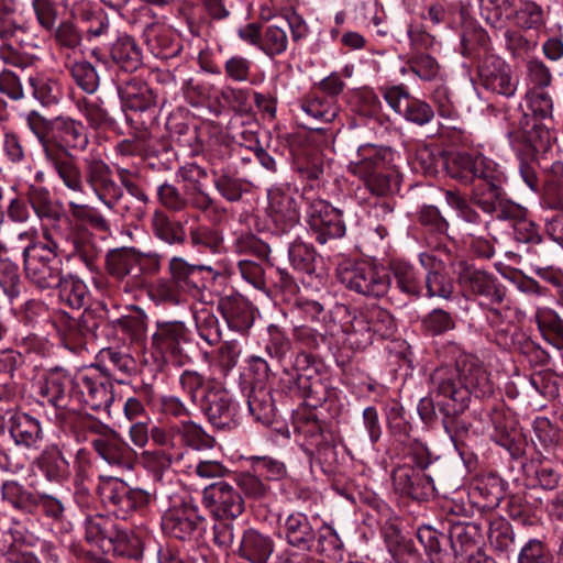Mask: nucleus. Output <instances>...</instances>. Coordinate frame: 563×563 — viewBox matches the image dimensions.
Here are the masks:
<instances>
[{
	"mask_svg": "<svg viewBox=\"0 0 563 563\" xmlns=\"http://www.w3.org/2000/svg\"><path fill=\"white\" fill-rule=\"evenodd\" d=\"M431 393L435 396L438 409L443 415L448 433L455 430L457 417L470 406L471 396H489L494 391L490 375L484 363L475 355L461 353L454 367L444 365L430 375Z\"/></svg>",
	"mask_w": 563,
	"mask_h": 563,
	"instance_id": "f257e3e1",
	"label": "nucleus"
},
{
	"mask_svg": "<svg viewBox=\"0 0 563 563\" xmlns=\"http://www.w3.org/2000/svg\"><path fill=\"white\" fill-rule=\"evenodd\" d=\"M391 148L376 144H364L357 148L355 159L350 161L347 170L356 176L366 189L376 197H385L397 185L393 169Z\"/></svg>",
	"mask_w": 563,
	"mask_h": 563,
	"instance_id": "423d86ee",
	"label": "nucleus"
},
{
	"mask_svg": "<svg viewBox=\"0 0 563 563\" xmlns=\"http://www.w3.org/2000/svg\"><path fill=\"white\" fill-rule=\"evenodd\" d=\"M33 464L45 479L53 484H64L71 474L70 463L66 459L63 449L56 443L45 445L34 459Z\"/></svg>",
	"mask_w": 563,
	"mask_h": 563,
	"instance_id": "cd10ccee",
	"label": "nucleus"
},
{
	"mask_svg": "<svg viewBox=\"0 0 563 563\" xmlns=\"http://www.w3.org/2000/svg\"><path fill=\"white\" fill-rule=\"evenodd\" d=\"M9 433L16 446L27 450L37 449L44 438L40 420L25 412L11 417Z\"/></svg>",
	"mask_w": 563,
	"mask_h": 563,
	"instance_id": "2f4dec72",
	"label": "nucleus"
},
{
	"mask_svg": "<svg viewBox=\"0 0 563 563\" xmlns=\"http://www.w3.org/2000/svg\"><path fill=\"white\" fill-rule=\"evenodd\" d=\"M195 321L199 336L209 345L220 343L222 331L219 319L208 308H202L195 313Z\"/></svg>",
	"mask_w": 563,
	"mask_h": 563,
	"instance_id": "13d9d810",
	"label": "nucleus"
},
{
	"mask_svg": "<svg viewBox=\"0 0 563 563\" xmlns=\"http://www.w3.org/2000/svg\"><path fill=\"white\" fill-rule=\"evenodd\" d=\"M143 37L150 52L161 59L174 58L183 49L175 32L158 22L148 23L144 27Z\"/></svg>",
	"mask_w": 563,
	"mask_h": 563,
	"instance_id": "c756f323",
	"label": "nucleus"
},
{
	"mask_svg": "<svg viewBox=\"0 0 563 563\" xmlns=\"http://www.w3.org/2000/svg\"><path fill=\"white\" fill-rule=\"evenodd\" d=\"M455 325L454 317L450 312L440 308L431 310L422 319L423 330L431 335H441L453 330Z\"/></svg>",
	"mask_w": 563,
	"mask_h": 563,
	"instance_id": "774afa93",
	"label": "nucleus"
},
{
	"mask_svg": "<svg viewBox=\"0 0 563 563\" xmlns=\"http://www.w3.org/2000/svg\"><path fill=\"white\" fill-rule=\"evenodd\" d=\"M218 309L230 329L238 332L247 331L254 322V309L241 295L225 296L219 300Z\"/></svg>",
	"mask_w": 563,
	"mask_h": 563,
	"instance_id": "7c9ffc66",
	"label": "nucleus"
},
{
	"mask_svg": "<svg viewBox=\"0 0 563 563\" xmlns=\"http://www.w3.org/2000/svg\"><path fill=\"white\" fill-rule=\"evenodd\" d=\"M527 101L533 117L544 122L545 131H541L540 144L529 143L525 150L518 153L519 173L525 184L532 191L538 192L540 191L538 169L541 167L538 153L547 147L543 139H545L547 143L549 142V129L553 122V100L543 89H530L527 92Z\"/></svg>",
	"mask_w": 563,
	"mask_h": 563,
	"instance_id": "0eeeda50",
	"label": "nucleus"
},
{
	"mask_svg": "<svg viewBox=\"0 0 563 563\" xmlns=\"http://www.w3.org/2000/svg\"><path fill=\"white\" fill-rule=\"evenodd\" d=\"M288 46L286 21L276 18L262 31L261 51L269 57L283 54Z\"/></svg>",
	"mask_w": 563,
	"mask_h": 563,
	"instance_id": "37998d69",
	"label": "nucleus"
},
{
	"mask_svg": "<svg viewBox=\"0 0 563 563\" xmlns=\"http://www.w3.org/2000/svg\"><path fill=\"white\" fill-rule=\"evenodd\" d=\"M541 205L552 210L563 209V163L554 162L544 167Z\"/></svg>",
	"mask_w": 563,
	"mask_h": 563,
	"instance_id": "4c0bfd02",
	"label": "nucleus"
},
{
	"mask_svg": "<svg viewBox=\"0 0 563 563\" xmlns=\"http://www.w3.org/2000/svg\"><path fill=\"white\" fill-rule=\"evenodd\" d=\"M454 164L461 168V173L454 174V177L465 181L476 179L471 195L472 203H474V198L477 194H493L503 188L505 180L504 172L493 159L482 154H459L454 159Z\"/></svg>",
	"mask_w": 563,
	"mask_h": 563,
	"instance_id": "f8f14e48",
	"label": "nucleus"
},
{
	"mask_svg": "<svg viewBox=\"0 0 563 563\" xmlns=\"http://www.w3.org/2000/svg\"><path fill=\"white\" fill-rule=\"evenodd\" d=\"M111 324L114 330L126 335L132 342H139L145 338L146 317L141 311L114 319Z\"/></svg>",
	"mask_w": 563,
	"mask_h": 563,
	"instance_id": "680f3d73",
	"label": "nucleus"
},
{
	"mask_svg": "<svg viewBox=\"0 0 563 563\" xmlns=\"http://www.w3.org/2000/svg\"><path fill=\"white\" fill-rule=\"evenodd\" d=\"M250 415L258 422L269 424L275 416L271 391L264 387L253 388L247 396Z\"/></svg>",
	"mask_w": 563,
	"mask_h": 563,
	"instance_id": "5fc2aeb1",
	"label": "nucleus"
},
{
	"mask_svg": "<svg viewBox=\"0 0 563 563\" xmlns=\"http://www.w3.org/2000/svg\"><path fill=\"white\" fill-rule=\"evenodd\" d=\"M137 262L139 251L135 249H117L107 254L106 267L109 275L119 280L130 277L133 283H137Z\"/></svg>",
	"mask_w": 563,
	"mask_h": 563,
	"instance_id": "e433bc0d",
	"label": "nucleus"
},
{
	"mask_svg": "<svg viewBox=\"0 0 563 563\" xmlns=\"http://www.w3.org/2000/svg\"><path fill=\"white\" fill-rule=\"evenodd\" d=\"M75 399L92 410H107L113 401L112 385L98 374H77L75 376Z\"/></svg>",
	"mask_w": 563,
	"mask_h": 563,
	"instance_id": "4be33fe9",
	"label": "nucleus"
},
{
	"mask_svg": "<svg viewBox=\"0 0 563 563\" xmlns=\"http://www.w3.org/2000/svg\"><path fill=\"white\" fill-rule=\"evenodd\" d=\"M168 271L169 279L159 278L148 287V296L157 305H178L184 292L197 297L220 276L212 266L192 265L179 256L170 258Z\"/></svg>",
	"mask_w": 563,
	"mask_h": 563,
	"instance_id": "7ed1b4c3",
	"label": "nucleus"
},
{
	"mask_svg": "<svg viewBox=\"0 0 563 563\" xmlns=\"http://www.w3.org/2000/svg\"><path fill=\"white\" fill-rule=\"evenodd\" d=\"M19 3L16 0H0V40L5 42L22 31L16 20Z\"/></svg>",
	"mask_w": 563,
	"mask_h": 563,
	"instance_id": "69168bd1",
	"label": "nucleus"
},
{
	"mask_svg": "<svg viewBox=\"0 0 563 563\" xmlns=\"http://www.w3.org/2000/svg\"><path fill=\"white\" fill-rule=\"evenodd\" d=\"M534 487L545 492L558 489L563 482L562 467L553 463L550 457L542 456L536 465L533 473Z\"/></svg>",
	"mask_w": 563,
	"mask_h": 563,
	"instance_id": "6e6d98bb",
	"label": "nucleus"
},
{
	"mask_svg": "<svg viewBox=\"0 0 563 563\" xmlns=\"http://www.w3.org/2000/svg\"><path fill=\"white\" fill-rule=\"evenodd\" d=\"M190 243L200 252L209 251L213 254L220 253L223 246L222 234L210 227L199 225L190 229Z\"/></svg>",
	"mask_w": 563,
	"mask_h": 563,
	"instance_id": "bf43d9fd",
	"label": "nucleus"
},
{
	"mask_svg": "<svg viewBox=\"0 0 563 563\" xmlns=\"http://www.w3.org/2000/svg\"><path fill=\"white\" fill-rule=\"evenodd\" d=\"M366 314L372 335L389 338L394 334L396 324L389 311L379 306H369L366 307Z\"/></svg>",
	"mask_w": 563,
	"mask_h": 563,
	"instance_id": "e2e57ef3",
	"label": "nucleus"
},
{
	"mask_svg": "<svg viewBox=\"0 0 563 563\" xmlns=\"http://www.w3.org/2000/svg\"><path fill=\"white\" fill-rule=\"evenodd\" d=\"M66 243L67 247L64 251L67 252L68 260L82 263L91 273L98 271L101 250L97 246L89 232H71Z\"/></svg>",
	"mask_w": 563,
	"mask_h": 563,
	"instance_id": "473e14b6",
	"label": "nucleus"
},
{
	"mask_svg": "<svg viewBox=\"0 0 563 563\" xmlns=\"http://www.w3.org/2000/svg\"><path fill=\"white\" fill-rule=\"evenodd\" d=\"M393 483L396 492L412 499L422 500L435 493L433 479L412 465H400L393 472Z\"/></svg>",
	"mask_w": 563,
	"mask_h": 563,
	"instance_id": "b1692460",
	"label": "nucleus"
},
{
	"mask_svg": "<svg viewBox=\"0 0 563 563\" xmlns=\"http://www.w3.org/2000/svg\"><path fill=\"white\" fill-rule=\"evenodd\" d=\"M79 111L93 130L106 129L113 123L110 113L100 100H82L79 103Z\"/></svg>",
	"mask_w": 563,
	"mask_h": 563,
	"instance_id": "0e129e2a",
	"label": "nucleus"
},
{
	"mask_svg": "<svg viewBox=\"0 0 563 563\" xmlns=\"http://www.w3.org/2000/svg\"><path fill=\"white\" fill-rule=\"evenodd\" d=\"M203 523L205 518L191 498L175 500L162 517L163 531L183 541L196 539Z\"/></svg>",
	"mask_w": 563,
	"mask_h": 563,
	"instance_id": "ddd939ff",
	"label": "nucleus"
},
{
	"mask_svg": "<svg viewBox=\"0 0 563 563\" xmlns=\"http://www.w3.org/2000/svg\"><path fill=\"white\" fill-rule=\"evenodd\" d=\"M460 267L457 280L465 294L484 297L490 305H499L504 301L505 287L497 277L466 263H461Z\"/></svg>",
	"mask_w": 563,
	"mask_h": 563,
	"instance_id": "6ab92c4d",
	"label": "nucleus"
},
{
	"mask_svg": "<svg viewBox=\"0 0 563 563\" xmlns=\"http://www.w3.org/2000/svg\"><path fill=\"white\" fill-rule=\"evenodd\" d=\"M274 548V541L268 534L250 528L244 530L241 537L238 554L250 563H267Z\"/></svg>",
	"mask_w": 563,
	"mask_h": 563,
	"instance_id": "72a5a7b5",
	"label": "nucleus"
},
{
	"mask_svg": "<svg viewBox=\"0 0 563 563\" xmlns=\"http://www.w3.org/2000/svg\"><path fill=\"white\" fill-rule=\"evenodd\" d=\"M177 175L187 183L184 192L168 183L157 188L158 200L165 208L179 212L190 207L211 220H217L225 213V208L213 199L201 184V180L208 176L205 168L197 164H187L178 170Z\"/></svg>",
	"mask_w": 563,
	"mask_h": 563,
	"instance_id": "20e7f679",
	"label": "nucleus"
},
{
	"mask_svg": "<svg viewBox=\"0 0 563 563\" xmlns=\"http://www.w3.org/2000/svg\"><path fill=\"white\" fill-rule=\"evenodd\" d=\"M278 534L290 548L312 552L317 540V521L301 511L279 516Z\"/></svg>",
	"mask_w": 563,
	"mask_h": 563,
	"instance_id": "a211bd4d",
	"label": "nucleus"
},
{
	"mask_svg": "<svg viewBox=\"0 0 563 563\" xmlns=\"http://www.w3.org/2000/svg\"><path fill=\"white\" fill-rule=\"evenodd\" d=\"M179 386L189 401L199 408L202 401V395L210 385H217L214 379L207 378L195 369H185L178 378Z\"/></svg>",
	"mask_w": 563,
	"mask_h": 563,
	"instance_id": "864d4df0",
	"label": "nucleus"
},
{
	"mask_svg": "<svg viewBox=\"0 0 563 563\" xmlns=\"http://www.w3.org/2000/svg\"><path fill=\"white\" fill-rule=\"evenodd\" d=\"M46 166L74 194H84L86 174L74 154L42 152Z\"/></svg>",
	"mask_w": 563,
	"mask_h": 563,
	"instance_id": "a878e982",
	"label": "nucleus"
},
{
	"mask_svg": "<svg viewBox=\"0 0 563 563\" xmlns=\"http://www.w3.org/2000/svg\"><path fill=\"white\" fill-rule=\"evenodd\" d=\"M101 501L118 517L125 519L133 511L150 504L152 495L142 488H132L114 476H99L97 487Z\"/></svg>",
	"mask_w": 563,
	"mask_h": 563,
	"instance_id": "9b49d317",
	"label": "nucleus"
},
{
	"mask_svg": "<svg viewBox=\"0 0 563 563\" xmlns=\"http://www.w3.org/2000/svg\"><path fill=\"white\" fill-rule=\"evenodd\" d=\"M104 551H113L119 556L137 558L141 553V540L133 532L115 525Z\"/></svg>",
	"mask_w": 563,
	"mask_h": 563,
	"instance_id": "603ef678",
	"label": "nucleus"
},
{
	"mask_svg": "<svg viewBox=\"0 0 563 563\" xmlns=\"http://www.w3.org/2000/svg\"><path fill=\"white\" fill-rule=\"evenodd\" d=\"M446 203L456 210L457 217L463 221V232L465 235L475 233H486L489 231L490 221L482 219L481 214L470 206L464 197L455 191H445Z\"/></svg>",
	"mask_w": 563,
	"mask_h": 563,
	"instance_id": "c9c22d12",
	"label": "nucleus"
},
{
	"mask_svg": "<svg viewBox=\"0 0 563 563\" xmlns=\"http://www.w3.org/2000/svg\"><path fill=\"white\" fill-rule=\"evenodd\" d=\"M338 278L351 291L371 298L384 297L391 285L388 273L366 261L341 265Z\"/></svg>",
	"mask_w": 563,
	"mask_h": 563,
	"instance_id": "9d476101",
	"label": "nucleus"
},
{
	"mask_svg": "<svg viewBox=\"0 0 563 563\" xmlns=\"http://www.w3.org/2000/svg\"><path fill=\"white\" fill-rule=\"evenodd\" d=\"M22 118L42 152L82 153L89 145L87 128L80 120L64 114L49 119L37 110H30Z\"/></svg>",
	"mask_w": 563,
	"mask_h": 563,
	"instance_id": "f03ea898",
	"label": "nucleus"
},
{
	"mask_svg": "<svg viewBox=\"0 0 563 563\" xmlns=\"http://www.w3.org/2000/svg\"><path fill=\"white\" fill-rule=\"evenodd\" d=\"M271 219L279 233H287L299 224L300 212L296 199L286 191L268 192Z\"/></svg>",
	"mask_w": 563,
	"mask_h": 563,
	"instance_id": "c85d7f7f",
	"label": "nucleus"
},
{
	"mask_svg": "<svg viewBox=\"0 0 563 563\" xmlns=\"http://www.w3.org/2000/svg\"><path fill=\"white\" fill-rule=\"evenodd\" d=\"M190 339L191 332L183 321H157L152 345L165 360L180 366L188 360L185 347Z\"/></svg>",
	"mask_w": 563,
	"mask_h": 563,
	"instance_id": "4468645a",
	"label": "nucleus"
},
{
	"mask_svg": "<svg viewBox=\"0 0 563 563\" xmlns=\"http://www.w3.org/2000/svg\"><path fill=\"white\" fill-rule=\"evenodd\" d=\"M23 363L24 357L18 351L9 350L0 354V400L13 395L15 372Z\"/></svg>",
	"mask_w": 563,
	"mask_h": 563,
	"instance_id": "49530a36",
	"label": "nucleus"
},
{
	"mask_svg": "<svg viewBox=\"0 0 563 563\" xmlns=\"http://www.w3.org/2000/svg\"><path fill=\"white\" fill-rule=\"evenodd\" d=\"M25 196L38 219L48 221L59 220L60 208L52 199V195L46 187L29 185Z\"/></svg>",
	"mask_w": 563,
	"mask_h": 563,
	"instance_id": "79ce46f5",
	"label": "nucleus"
},
{
	"mask_svg": "<svg viewBox=\"0 0 563 563\" xmlns=\"http://www.w3.org/2000/svg\"><path fill=\"white\" fill-rule=\"evenodd\" d=\"M0 288L11 301L21 294L22 280L20 268L16 263L9 258L0 260Z\"/></svg>",
	"mask_w": 563,
	"mask_h": 563,
	"instance_id": "052dcab7",
	"label": "nucleus"
},
{
	"mask_svg": "<svg viewBox=\"0 0 563 563\" xmlns=\"http://www.w3.org/2000/svg\"><path fill=\"white\" fill-rule=\"evenodd\" d=\"M75 377L64 367L45 372L38 383L37 394L56 409H66L74 400Z\"/></svg>",
	"mask_w": 563,
	"mask_h": 563,
	"instance_id": "aec40b11",
	"label": "nucleus"
},
{
	"mask_svg": "<svg viewBox=\"0 0 563 563\" xmlns=\"http://www.w3.org/2000/svg\"><path fill=\"white\" fill-rule=\"evenodd\" d=\"M91 445L97 454L111 467L118 470H132L135 463V451L113 431L102 440H91Z\"/></svg>",
	"mask_w": 563,
	"mask_h": 563,
	"instance_id": "bb28decb",
	"label": "nucleus"
},
{
	"mask_svg": "<svg viewBox=\"0 0 563 563\" xmlns=\"http://www.w3.org/2000/svg\"><path fill=\"white\" fill-rule=\"evenodd\" d=\"M100 360L104 372L119 383H124L136 368L134 358L128 353L108 347L100 351Z\"/></svg>",
	"mask_w": 563,
	"mask_h": 563,
	"instance_id": "a19ab883",
	"label": "nucleus"
},
{
	"mask_svg": "<svg viewBox=\"0 0 563 563\" xmlns=\"http://www.w3.org/2000/svg\"><path fill=\"white\" fill-rule=\"evenodd\" d=\"M202 503L219 519H235L244 510L243 498L225 482H216L205 487Z\"/></svg>",
	"mask_w": 563,
	"mask_h": 563,
	"instance_id": "412c9836",
	"label": "nucleus"
},
{
	"mask_svg": "<svg viewBox=\"0 0 563 563\" xmlns=\"http://www.w3.org/2000/svg\"><path fill=\"white\" fill-rule=\"evenodd\" d=\"M307 222L320 244L340 239L346 232L343 212L323 199H313L308 203Z\"/></svg>",
	"mask_w": 563,
	"mask_h": 563,
	"instance_id": "2eb2a0df",
	"label": "nucleus"
},
{
	"mask_svg": "<svg viewBox=\"0 0 563 563\" xmlns=\"http://www.w3.org/2000/svg\"><path fill=\"white\" fill-rule=\"evenodd\" d=\"M314 254L313 247L302 241L292 242L288 249L291 266L296 271L307 274L313 271Z\"/></svg>",
	"mask_w": 563,
	"mask_h": 563,
	"instance_id": "338daca9",
	"label": "nucleus"
},
{
	"mask_svg": "<svg viewBox=\"0 0 563 563\" xmlns=\"http://www.w3.org/2000/svg\"><path fill=\"white\" fill-rule=\"evenodd\" d=\"M111 56L123 70L132 73L142 65V52L134 38L122 36L115 41L111 48Z\"/></svg>",
	"mask_w": 563,
	"mask_h": 563,
	"instance_id": "a18cd8bd",
	"label": "nucleus"
},
{
	"mask_svg": "<svg viewBox=\"0 0 563 563\" xmlns=\"http://www.w3.org/2000/svg\"><path fill=\"white\" fill-rule=\"evenodd\" d=\"M65 67L70 73L71 78L87 93L97 91L100 78L96 67L88 60H75L69 56L65 60Z\"/></svg>",
	"mask_w": 563,
	"mask_h": 563,
	"instance_id": "3c124183",
	"label": "nucleus"
},
{
	"mask_svg": "<svg viewBox=\"0 0 563 563\" xmlns=\"http://www.w3.org/2000/svg\"><path fill=\"white\" fill-rule=\"evenodd\" d=\"M151 227L154 235L167 244H183L186 240V231L183 223L173 221L161 210H156L153 213Z\"/></svg>",
	"mask_w": 563,
	"mask_h": 563,
	"instance_id": "c03bdc74",
	"label": "nucleus"
},
{
	"mask_svg": "<svg viewBox=\"0 0 563 563\" xmlns=\"http://www.w3.org/2000/svg\"><path fill=\"white\" fill-rule=\"evenodd\" d=\"M301 110L312 119L321 122H331L338 115L336 101L312 91L302 98Z\"/></svg>",
	"mask_w": 563,
	"mask_h": 563,
	"instance_id": "de8ad7c7",
	"label": "nucleus"
},
{
	"mask_svg": "<svg viewBox=\"0 0 563 563\" xmlns=\"http://www.w3.org/2000/svg\"><path fill=\"white\" fill-rule=\"evenodd\" d=\"M173 432L176 435V445H185L194 450H208L214 445V439L192 420L174 422Z\"/></svg>",
	"mask_w": 563,
	"mask_h": 563,
	"instance_id": "ea45409f",
	"label": "nucleus"
},
{
	"mask_svg": "<svg viewBox=\"0 0 563 563\" xmlns=\"http://www.w3.org/2000/svg\"><path fill=\"white\" fill-rule=\"evenodd\" d=\"M1 499L23 515L35 516L40 511L53 520H60L65 506L55 495L35 490L18 479H5L0 487Z\"/></svg>",
	"mask_w": 563,
	"mask_h": 563,
	"instance_id": "6e6552de",
	"label": "nucleus"
},
{
	"mask_svg": "<svg viewBox=\"0 0 563 563\" xmlns=\"http://www.w3.org/2000/svg\"><path fill=\"white\" fill-rule=\"evenodd\" d=\"M55 241L32 243L23 250L26 278L40 289L56 287L60 283L62 261Z\"/></svg>",
	"mask_w": 563,
	"mask_h": 563,
	"instance_id": "1a4fd4ad",
	"label": "nucleus"
},
{
	"mask_svg": "<svg viewBox=\"0 0 563 563\" xmlns=\"http://www.w3.org/2000/svg\"><path fill=\"white\" fill-rule=\"evenodd\" d=\"M59 288V299L73 309H80L89 301V290L87 285L74 275L63 276L60 283L56 285Z\"/></svg>",
	"mask_w": 563,
	"mask_h": 563,
	"instance_id": "8fccbe9b",
	"label": "nucleus"
},
{
	"mask_svg": "<svg viewBox=\"0 0 563 563\" xmlns=\"http://www.w3.org/2000/svg\"><path fill=\"white\" fill-rule=\"evenodd\" d=\"M463 54L477 59V74L484 88L495 93L512 97L517 91V80L511 67L489 47V37L483 29H476L462 37Z\"/></svg>",
	"mask_w": 563,
	"mask_h": 563,
	"instance_id": "39448f33",
	"label": "nucleus"
},
{
	"mask_svg": "<svg viewBox=\"0 0 563 563\" xmlns=\"http://www.w3.org/2000/svg\"><path fill=\"white\" fill-rule=\"evenodd\" d=\"M473 205L485 213L495 214L497 220L507 222L510 228L528 214V209L507 198L503 188L493 194H477Z\"/></svg>",
	"mask_w": 563,
	"mask_h": 563,
	"instance_id": "393cba45",
	"label": "nucleus"
},
{
	"mask_svg": "<svg viewBox=\"0 0 563 563\" xmlns=\"http://www.w3.org/2000/svg\"><path fill=\"white\" fill-rule=\"evenodd\" d=\"M86 540L90 543L106 548L110 534L115 527L114 521L103 515L88 516L84 522Z\"/></svg>",
	"mask_w": 563,
	"mask_h": 563,
	"instance_id": "4d7b16f0",
	"label": "nucleus"
},
{
	"mask_svg": "<svg viewBox=\"0 0 563 563\" xmlns=\"http://www.w3.org/2000/svg\"><path fill=\"white\" fill-rule=\"evenodd\" d=\"M199 409L218 430H231L238 424V405L219 383L205 390Z\"/></svg>",
	"mask_w": 563,
	"mask_h": 563,
	"instance_id": "dca6fc26",
	"label": "nucleus"
},
{
	"mask_svg": "<svg viewBox=\"0 0 563 563\" xmlns=\"http://www.w3.org/2000/svg\"><path fill=\"white\" fill-rule=\"evenodd\" d=\"M390 272L396 287L405 295L420 297L423 290V275L412 264L395 260L390 263Z\"/></svg>",
	"mask_w": 563,
	"mask_h": 563,
	"instance_id": "58836bf2",
	"label": "nucleus"
},
{
	"mask_svg": "<svg viewBox=\"0 0 563 563\" xmlns=\"http://www.w3.org/2000/svg\"><path fill=\"white\" fill-rule=\"evenodd\" d=\"M52 323L64 346L71 352L80 351L92 340L97 328L96 319L91 313H82L74 318L60 311L54 314Z\"/></svg>",
	"mask_w": 563,
	"mask_h": 563,
	"instance_id": "f3484780",
	"label": "nucleus"
},
{
	"mask_svg": "<svg viewBox=\"0 0 563 563\" xmlns=\"http://www.w3.org/2000/svg\"><path fill=\"white\" fill-rule=\"evenodd\" d=\"M118 90L125 109L144 112L156 104V96L153 90L136 78L125 80L119 86Z\"/></svg>",
	"mask_w": 563,
	"mask_h": 563,
	"instance_id": "f704fd0d",
	"label": "nucleus"
},
{
	"mask_svg": "<svg viewBox=\"0 0 563 563\" xmlns=\"http://www.w3.org/2000/svg\"><path fill=\"white\" fill-rule=\"evenodd\" d=\"M86 181L109 209H113L123 196L121 186L113 179L110 166L102 159L86 161Z\"/></svg>",
	"mask_w": 563,
	"mask_h": 563,
	"instance_id": "5701e85b",
	"label": "nucleus"
},
{
	"mask_svg": "<svg viewBox=\"0 0 563 563\" xmlns=\"http://www.w3.org/2000/svg\"><path fill=\"white\" fill-rule=\"evenodd\" d=\"M536 321L543 339L563 349V317L552 309H542L537 311Z\"/></svg>",
	"mask_w": 563,
	"mask_h": 563,
	"instance_id": "09e8293b",
	"label": "nucleus"
}]
</instances>
